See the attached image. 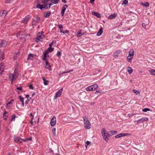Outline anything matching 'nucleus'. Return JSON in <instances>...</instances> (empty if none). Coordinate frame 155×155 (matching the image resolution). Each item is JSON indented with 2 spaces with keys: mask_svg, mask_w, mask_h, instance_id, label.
I'll list each match as a JSON object with an SVG mask.
<instances>
[{
  "mask_svg": "<svg viewBox=\"0 0 155 155\" xmlns=\"http://www.w3.org/2000/svg\"><path fill=\"white\" fill-rule=\"evenodd\" d=\"M7 112L6 111H4V113H3V118H4V120H6V118H5L4 117L6 116V114H7Z\"/></svg>",
  "mask_w": 155,
  "mask_h": 155,
  "instance_id": "nucleus-42",
  "label": "nucleus"
},
{
  "mask_svg": "<svg viewBox=\"0 0 155 155\" xmlns=\"http://www.w3.org/2000/svg\"><path fill=\"white\" fill-rule=\"evenodd\" d=\"M4 64L1 63L0 64V75L4 71Z\"/></svg>",
  "mask_w": 155,
  "mask_h": 155,
  "instance_id": "nucleus-9",
  "label": "nucleus"
},
{
  "mask_svg": "<svg viewBox=\"0 0 155 155\" xmlns=\"http://www.w3.org/2000/svg\"><path fill=\"white\" fill-rule=\"evenodd\" d=\"M61 55V52L59 51H58L57 54V56L59 57H60Z\"/></svg>",
  "mask_w": 155,
  "mask_h": 155,
  "instance_id": "nucleus-43",
  "label": "nucleus"
},
{
  "mask_svg": "<svg viewBox=\"0 0 155 155\" xmlns=\"http://www.w3.org/2000/svg\"><path fill=\"white\" fill-rule=\"evenodd\" d=\"M38 23H36L33 21L31 23V25L32 26L36 25H37Z\"/></svg>",
  "mask_w": 155,
  "mask_h": 155,
  "instance_id": "nucleus-45",
  "label": "nucleus"
},
{
  "mask_svg": "<svg viewBox=\"0 0 155 155\" xmlns=\"http://www.w3.org/2000/svg\"><path fill=\"white\" fill-rule=\"evenodd\" d=\"M14 139L15 140V141L18 143H19V144L21 143H22V141H21V140H22V139L18 137H16L14 138Z\"/></svg>",
  "mask_w": 155,
  "mask_h": 155,
  "instance_id": "nucleus-8",
  "label": "nucleus"
},
{
  "mask_svg": "<svg viewBox=\"0 0 155 155\" xmlns=\"http://www.w3.org/2000/svg\"><path fill=\"white\" fill-rule=\"evenodd\" d=\"M43 56H44V57L43 58V61H46V60H47L46 57H47V56L45 55H43Z\"/></svg>",
  "mask_w": 155,
  "mask_h": 155,
  "instance_id": "nucleus-50",
  "label": "nucleus"
},
{
  "mask_svg": "<svg viewBox=\"0 0 155 155\" xmlns=\"http://www.w3.org/2000/svg\"><path fill=\"white\" fill-rule=\"evenodd\" d=\"M51 14V12L50 11H48L45 13L44 15V16L46 18H47L50 16Z\"/></svg>",
  "mask_w": 155,
  "mask_h": 155,
  "instance_id": "nucleus-14",
  "label": "nucleus"
},
{
  "mask_svg": "<svg viewBox=\"0 0 155 155\" xmlns=\"http://www.w3.org/2000/svg\"><path fill=\"white\" fill-rule=\"evenodd\" d=\"M148 119L147 117H142L137 120L135 121L134 122H137V124H138L141 123H143L145 121H147Z\"/></svg>",
  "mask_w": 155,
  "mask_h": 155,
  "instance_id": "nucleus-3",
  "label": "nucleus"
},
{
  "mask_svg": "<svg viewBox=\"0 0 155 155\" xmlns=\"http://www.w3.org/2000/svg\"><path fill=\"white\" fill-rule=\"evenodd\" d=\"M66 9L65 8L62 7L61 12V14L62 16H63L64 15L65 11Z\"/></svg>",
  "mask_w": 155,
  "mask_h": 155,
  "instance_id": "nucleus-20",
  "label": "nucleus"
},
{
  "mask_svg": "<svg viewBox=\"0 0 155 155\" xmlns=\"http://www.w3.org/2000/svg\"><path fill=\"white\" fill-rule=\"evenodd\" d=\"M81 30H80L79 32L77 34V36L78 37H80L84 35V33H82L81 32Z\"/></svg>",
  "mask_w": 155,
  "mask_h": 155,
  "instance_id": "nucleus-24",
  "label": "nucleus"
},
{
  "mask_svg": "<svg viewBox=\"0 0 155 155\" xmlns=\"http://www.w3.org/2000/svg\"><path fill=\"white\" fill-rule=\"evenodd\" d=\"M50 0H43L42 1V2L43 3H46L47 2H48Z\"/></svg>",
  "mask_w": 155,
  "mask_h": 155,
  "instance_id": "nucleus-48",
  "label": "nucleus"
},
{
  "mask_svg": "<svg viewBox=\"0 0 155 155\" xmlns=\"http://www.w3.org/2000/svg\"><path fill=\"white\" fill-rule=\"evenodd\" d=\"M12 78H11V83H12L13 81L14 80H15L16 79V78H15V74H12Z\"/></svg>",
  "mask_w": 155,
  "mask_h": 155,
  "instance_id": "nucleus-28",
  "label": "nucleus"
},
{
  "mask_svg": "<svg viewBox=\"0 0 155 155\" xmlns=\"http://www.w3.org/2000/svg\"><path fill=\"white\" fill-rule=\"evenodd\" d=\"M29 101V100L28 99L25 102V104H27L28 103Z\"/></svg>",
  "mask_w": 155,
  "mask_h": 155,
  "instance_id": "nucleus-60",
  "label": "nucleus"
},
{
  "mask_svg": "<svg viewBox=\"0 0 155 155\" xmlns=\"http://www.w3.org/2000/svg\"><path fill=\"white\" fill-rule=\"evenodd\" d=\"M43 33V31H42L41 32H38V35H41H41H42Z\"/></svg>",
  "mask_w": 155,
  "mask_h": 155,
  "instance_id": "nucleus-58",
  "label": "nucleus"
},
{
  "mask_svg": "<svg viewBox=\"0 0 155 155\" xmlns=\"http://www.w3.org/2000/svg\"><path fill=\"white\" fill-rule=\"evenodd\" d=\"M29 89H31L32 90H33L34 88V87L33 86V85L31 84L29 85Z\"/></svg>",
  "mask_w": 155,
  "mask_h": 155,
  "instance_id": "nucleus-46",
  "label": "nucleus"
},
{
  "mask_svg": "<svg viewBox=\"0 0 155 155\" xmlns=\"http://www.w3.org/2000/svg\"><path fill=\"white\" fill-rule=\"evenodd\" d=\"M103 33V28H101L97 32V35L98 36H100Z\"/></svg>",
  "mask_w": 155,
  "mask_h": 155,
  "instance_id": "nucleus-19",
  "label": "nucleus"
},
{
  "mask_svg": "<svg viewBox=\"0 0 155 155\" xmlns=\"http://www.w3.org/2000/svg\"><path fill=\"white\" fill-rule=\"evenodd\" d=\"M60 30L61 33H63L64 34V31L63 30V28L60 29Z\"/></svg>",
  "mask_w": 155,
  "mask_h": 155,
  "instance_id": "nucleus-61",
  "label": "nucleus"
},
{
  "mask_svg": "<svg viewBox=\"0 0 155 155\" xmlns=\"http://www.w3.org/2000/svg\"><path fill=\"white\" fill-rule=\"evenodd\" d=\"M109 132L111 136L116 134L117 133V132L116 131L112 130L110 131Z\"/></svg>",
  "mask_w": 155,
  "mask_h": 155,
  "instance_id": "nucleus-32",
  "label": "nucleus"
},
{
  "mask_svg": "<svg viewBox=\"0 0 155 155\" xmlns=\"http://www.w3.org/2000/svg\"><path fill=\"white\" fill-rule=\"evenodd\" d=\"M86 90L87 91H94L92 85L87 87L86 88Z\"/></svg>",
  "mask_w": 155,
  "mask_h": 155,
  "instance_id": "nucleus-15",
  "label": "nucleus"
},
{
  "mask_svg": "<svg viewBox=\"0 0 155 155\" xmlns=\"http://www.w3.org/2000/svg\"><path fill=\"white\" fill-rule=\"evenodd\" d=\"M37 38H38L40 39H43V38L42 36L40 35H38L37 36Z\"/></svg>",
  "mask_w": 155,
  "mask_h": 155,
  "instance_id": "nucleus-47",
  "label": "nucleus"
},
{
  "mask_svg": "<svg viewBox=\"0 0 155 155\" xmlns=\"http://www.w3.org/2000/svg\"><path fill=\"white\" fill-rule=\"evenodd\" d=\"M141 4L144 7H149V4L148 2H145V3H141Z\"/></svg>",
  "mask_w": 155,
  "mask_h": 155,
  "instance_id": "nucleus-21",
  "label": "nucleus"
},
{
  "mask_svg": "<svg viewBox=\"0 0 155 155\" xmlns=\"http://www.w3.org/2000/svg\"><path fill=\"white\" fill-rule=\"evenodd\" d=\"M84 121V124L85 128L87 129H89L91 128V123L88 120V118L86 116H84L83 117Z\"/></svg>",
  "mask_w": 155,
  "mask_h": 155,
  "instance_id": "nucleus-1",
  "label": "nucleus"
},
{
  "mask_svg": "<svg viewBox=\"0 0 155 155\" xmlns=\"http://www.w3.org/2000/svg\"><path fill=\"white\" fill-rule=\"evenodd\" d=\"M52 132L53 133V135L54 136H55V135H56V134H55L56 129H55V128H53V129L52 130Z\"/></svg>",
  "mask_w": 155,
  "mask_h": 155,
  "instance_id": "nucleus-40",
  "label": "nucleus"
},
{
  "mask_svg": "<svg viewBox=\"0 0 155 155\" xmlns=\"http://www.w3.org/2000/svg\"><path fill=\"white\" fill-rule=\"evenodd\" d=\"M36 7L38 8H39L41 10H42L43 8L42 7V5L39 4H38L36 5Z\"/></svg>",
  "mask_w": 155,
  "mask_h": 155,
  "instance_id": "nucleus-23",
  "label": "nucleus"
},
{
  "mask_svg": "<svg viewBox=\"0 0 155 155\" xmlns=\"http://www.w3.org/2000/svg\"><path fill=\"white\" fill-rule=\"evenodd\" d=\"M150 110V109L148 108H145L143 109L142 110V111L144 112H146L147 111H149Z\"/></svg>",
  "mask_w": 155,
  "mask_h": 155,
  "instance_id": "nucleus-38",
  "label": "nucleus"
},
{
  "mask_svg": "<svg viewBox=\"0 0 155 155\" xmlns=\"http://www.w3.org/2000/svg\"><path fill=\"white\" fill-rule=\"evenodd\" d=\"M49 52V51L48 50H45L44 52L43 53V55H46Z\"/></svg>",
  "mask_w": 155,
  "mask_h": 155,
  "instance_id": "nucleus-37",
  "label": "nucleus"
},
{
  "mask_svg": "<svg viewBox=\"0 0 155 155\" xmlns=\"http://www.w3.org/2000/svg\"><path fill=\"white\" fill-rule=\"evenodd\" d=\"M150 72L152 75L155 76V70L151 69L150 71Z\"/></svg>",
  "mask_w": 155,
  "mask_h": 155,
  "instance_id": "nucleus-30",
  "label": "nucleus"
},
{
  "mask_svg": "<svg viewBox=\"0 0 155 155\" xmlns=\"http://www.w3.org/2000/svg\"><path fill=\"white\" fill-rule=\"evenodd\" d=\"M51 1V3H53V4H58L59 0H50Z\"/></svg>",
  "mask_w": 155,
  "mask_h": 155,
  "instance_id": "nucleus-26",
  "label": "nucleus"
},
{
  "mask_svg": "<svg viewBox=\"0 0 155 155\" xmlns=\"http://www.w3.org/2000/svg\"><path fill=\"white\" fill-rule=\"evenodd\" d=\"M127 134H124V133H121L120 134H119L117 135L115 137L116 138H119L120 137H123L126 135H127Z\"/></svg>",
  "mask_w": 155,
  "mask_h": 155,
  "instance_id": "nucleus-17",
  "label": "nucleus"
},
{
  "mask_svg": "<svg viewBox=\"0 0 155 155\" xmlns=\"http://www.w3.org/2000/svg\"><path fill=\"white\" fill-rule=\"evenodd\" d=\"M42 5V7L43 8V9L45 8L46 9V7L47 6V5H46V4H45L43 5Z\"/></svg>",
  "mask_w": 155,
  "mask_h": 155,
  "instance_id": "nucleus-52",
  "label": "nucleus"
},
{
  "mask_svg": "<svg viewBox=\"0 0 155 155\" xmlns=\"http://www.w3.org/2000/svg\"><path fill=\"white\" fill-rule=\"evenodd\" d=\"M92 15L97 16L98 18H101V15L100 14L97 12H92Z\"/></svg>",
  "mask_w": 155,
  "mask_h": 155,
  "instance_id": "nucleus-12",
  "label": "nucleus"
},
{
  "mask_svg": "<svg viewBox=\"0 0 155 155\" xmlns=\"http://www.w3.org/2000/svg\"><path fill=\"white\" fill-rule=\"evenodd\" d=\"M7 45V42L6 41L2 40L0 43V47H5Z\"/></svg>",
  "mask_w": 155,
  "mask_h": 155,
  "instance_id": "nucleus-7",
  "label": "nucleus"
},
{
  "mask_svg": "<svg viewBox=\"0 0 155 155\" xmlns=\"http://www.w3.org/2000/svg\"><path fill=\"white\" fill-rule=\"evenodd\" d=\"M94 1L95 0H90V2L91 4H93L94 2Z\"/></svg>",
  "mask_w": 155,
  "mask_h": 155,
  "instance_id": "nucleus-62",
  "label": "nucleus"
},
{
  "mask_svg": "<svg viewBox=\"0 0 155 155\" xmlns=\"http://www.w3.org/2000/svg\"><path fill=\"white\" fill-rule=\"evenodd\" d=\"M134 51L133 50H131L129 53V56L130 57H133L134 55Z\"/></svg>",
  "mask_w": 155,
  "mask_h": 155,
  "instance_id": "nucleus-18",
  "label": "nucleus"
},
{
  "mask_svg": "<svg viewBox=\"0 0 155 155\" xmlns=\"http://www.w3.org/2000/svg\"><path fill=\"white\" fill-rule=\"evenodd\" d=\"M117 16L116 14L114 13L113 14L110 15L108 18L109 19H114Z\"/></svg>",
  "mask_w": 155,
  "mask_h": 155,
  "instance_id": "nucleus-13",
  "label": "nucleus"
},
{
  "mask_svg": "<svg viewBox=\"0 0 155 155\" xmlns=\"http://www.w3.org/2000/svg\"><path fill=\"white\" fill-rule=\"evenodd\" d=\"M7 12L6 10H3L2 13V16L5 17L7 14Z\"/></svg>",
  "mask_w": 155,
  "mask_h": 155,
  "instance_id": "nucleus-29",
  "label": "nucleus"
},
{
  "mask_svg": "<svg viewBox=\"0 0 155 155\" xmlns=\"http://www.w3.org/2000/svg\"><path fill=\"white\" fill-rule=\"evenodd\" d=\"M142 27L143 28H145V23H143L142 24Z\"/></svg>",
  "mask_w": 155,
  "mask_h": 155,
  "instance_id": "nucleus-63",
  "label": "nucleus"
},
{
  "mask_svg": "<svg viewBox=\"0 0 155 155\" xmlns=\"http://www.w3.org/2000/svg\"><path fill=\"white\" fill-rule=\"evenodd\" d=\"M58 28L60 29L63 28V26L61 24H60L58 25Z\"/></svg>",
  "mask_w": 155,
  "mask_h": 155,
  "instance_id": "nucleus-51",
  "label": "nucleus"
},
{
  "mask_svg": "<svg viewBox=\"0 0 155 155\" xmlns=\"http://www.w3.org/2000/svg\"><path fill=\"white\" fill-rule=\"evenodd\" d=\"M19 100L21 102H22L24 101V98L21 96V95L19 96Z\"/></svg>",
  "mask_w": 155,
  "mask_h": 155,
  "instance_id": "nucleus-35",
  "label": "nucleus"
},
{
  "mask_svg": "<svg viewBox=\"0 0 155 155\" xmlns=\"http://www.w3.org/2000/svg\"><path fill=\"white\" fill-rule=\"evenodd\" d=\"M98 93H100V94H101L102 93V92H101V91H96L95 92V94H97Z\"/></svg>",
  "mask_w": 155,
  "mask_h": 155,
  "instance_id": "nucleus-53",
  "label": "nucleus"
},
{
  "mask_svg": "<svg viewBox=\"0 0 155 155\" xmlns=\"http://www.w3.org/2000/svg\"><path fill=\"white\" fill-rule=\"evenodd\" d=\"M106 135H107V136L108 138L110 136H111L110 134L109 133H106Z\"/></svg>",
  "mask_w": 155,
  "mask_h": 155,
  "instance_id": "nucleus-56",
  "label": "nucleus"
},
{
  "mask_svg": "<svg viewBox=\"0 0 155 155\" xmlns=\"http://www.w3.org/2000/svg\"><path fill=\"white\" fill-rule=\"evenodd\" d=\"M53 4L52 3H51L49 4H47V3H46V5H47V6L46 8V9H48L49 8H50V7Z\"/></svg>",
  "mask_w": 155,
  "mask_h": 155,
  "instance_id": "nucleus-27",
  "label": "nucleus"
},
{
  "mask_svg": "<svg viewBox=\"0 0 155 155\" xmlns=\"http://www.w3.org/2000/svg\"><path fill=\"white\" fill-rule=\"evenodd\" d=\"M54 48H52V47H49L47 50L49 51V52H51L52 51H53L54 50Z\"/></svg>",
  "mask_w": 155,
  "mask_h": 155,
  "instance_id": "nucleus-36",
  "label": "nucleus"
},
{
  "mask_svg": "<svg viewBox=\"0 0 155 155\" xmlns=\"http://www.w3.org/2000/svg\"><path fill=\"white\" fill-rule=\"evenodd\" d=\"M34 18L33 19L32 21H34L38 23L39 21L40 20V18L38 16H34Z\"/></svg>",
  "mask_w": 155,
  "mask_h": 155,
  "instance_id": "nucleus-10",
  "label": "nucleus"
},
{
  "mask_svg": "<svg viewBox=\"0 0 155 155\" xmlns=\"http://www.w3.org/2000/svg\"><path fill=\"white\" fill-rule=\"evenodd\" d=\"M43 80L44 81V83L45 85H47L48 84V81L47 80H46L45 78L43 77L42 78Z\"/></svg>",
  "mask_w": 155,
  "mask_h": 155,
  "instance_id": "nucleus-31",
  "label": "nucleus"
},
{
  "mask_svg": "<svg viewBox=\"0 0 155 155\" xmlns=\"http://www.w3.org/2000/svg\"><path fill=\"white\" fill-rule=\"evenodd\" d=\"M64 34L65 33H67V34H68V33H69V31L68 30H66L65 31H64Z\"/></svg>",
  "mask_w": 155,
  "mask_h": 155,
  "instance_id": "nucleus-59",
  "label": "nucleus"
},
{
  "mask_svg": "<svg viewBox=\"0 0 155 155\" xmlns=\"http://www.w3.org/2000/svg\"><path fill=\"white\" fill-rule=\"evenodd\" d=\"M68 7V6L66 4H65L62 7L65 8L66 9V8Z\"/></svg>",
  "mask_w": 155,
  "mask_h": 155,
  "instance_id": "nucleus-64",
  "label": "nucleus"
},
{
  "mask_svg": "<svg viewBox=\"0 0 155 155\" xmlns=\"http://www.w3.org/2000/svg\"><path fill=\"white\" fill-rule=\"evenodd\" d=\"M16 116L15 115H13L12 116L10 120V121H12L15 120Z\"/></svg>",
  "mask_w": 155,
  "mask_h": 155,
  "instance_id": "nucleus-33",
  "label": "nucleus"
},
{
  "mask_svg": "<svg viewBox=\"0 0 155 155\" xmlns=\"http://www.w3.org/2000/svg\"><path fill=\"white\" fill-rule=\"evenodd\" d=\"M101 132L104 139L106 142H107L108 139L106 135V130L104 128H103L101 130Z\"/></svg>",
  "mask_w": 155,
  "mask_h": 155,
  "instance_id": "nucleus-2",
  "label": "nucleus"
},
{
  "mask_svg": "<svg viewBox=\"0 0 155 155\" xmlns=\"http://www.w3.org/2000/svg\"><path fill=\"white\" fill-rule=\"evenodd\" d=\"M133 92L136 94H137L139 93V91H138L136 90H133Z\"/></svg>",
  "mask_w": 155,
  "mask_h": 155,
  "instance_id": "nucleus-41",
  "label": "nucleus"
},
{
  "mask_svg": "<svg viewBox=\"0 0 155 155\" xmlns=\"http://www.w3.org/2000/svg\"><path fill=\"white\" fill-rule=\"evenodd\" d=\"M30 18V16L29 15H28L25 17L21 21L24 23H26L29 21Z\"/></svg>",
  "mask_w": 155,
  "mask_h": 155,
  "instance_id": "nucleus-6",
  "label": "nucleus"
},
{
  "mask_svg": "<svg viewBox=\"0 0 155 155\" xmlns=\"http://www.w3.org/2000/svg\"><path fill=\"white\" fill-rule=\"evenodd\" d=\"M91 143V142L90 141H87L85 143V147H87V146Z\"/></svg>",
  "mask_w": 155,
  "mask_h": 155,
  "instance_id": "nucleus-39",
  "label": "nucleus"
},
{
  "mask_svg": "<svg viewBox=\"0 0 155 155\" xmlns=\"http://www.w3.org/2000/svg\"><path fill=\"white\" fill-rule=\"evenodd\" d=\"M34 56L33 54H30L28 55V57L27 60H31V61L33 60Z\"/></svg>",
  "mask_w": 155,
  "mask_h": 155,
  "instance_id": "nucleus-16",
  "label": "nucleus"
},
{
  "mask_svg": "<svg viewBox=\"0 0 155 155\" xmlns=\"http://www.w3.org/2000/svg\"><path fill=\"white\" fill-rule=\"evenodd\" d=\"M63 90V88H61L60 90H58L56 93L55 94V95L54 97V99H56L58 97H59L61 96V92Z\"/></svg>",
  "mask_w": 155,
  "mask_h": 155,
  "instance_id": "nucleus-4",
  "label": "nucleus"
},
{
  "mask_svg": "<svg viewBox=\"0 0 155 155\" xmlns=\"http://www.w3.org/2000/svg\"><path fill=\"white\" fill-rule=\"evenodd\" d=\"M13 0H7L6 1V2L7 3H12L13 1Z\"/></svg>",
  "mask_w": 155,
  "mask_h": 155,
  "instance_id": "nucleus-49",
  "label": "nucleus"
},
{
  "mask_svg": "<svg viewBox=\"0 0 155 155\" xmlns=\"http://www.w3.org/2000/svg\"><path fill=\"white\" fill-rule=\"evenodd\" d=\"M94 91L96 90L98 87V85L96 84H94L92 85Z\"/></svg>",
  "mask_w": 155,
  "mask_h": 155,
  "instance_id": "nucleus-25",
  "label": "nucleus"
},
{
  "mask_svg": "<svg viewBox=\"0 0 155 155\" xmlns=\"http://www.w3.org/2000/svg\"><path fill=\"white\" fill-rule=\"evenodd\" d=\"M4 54H3L1 57L0 58V60H3L4 59Z\"/></svg>",
  "mask_w": 155,
  "mask_h": 155,
  "instance_id": "nucleus-54",
  "label": "nucleus"
},
{
  "mask_svg": "<svg viewBox=\"0 0 155 155\" xmlns=\"http://www.w3.org/2000/svg\"><path fill=\"white\" fill-rule=\"evenodd\" d=\"M127 58L128 61L129 62H130L131 61V60H132V59H133V57H129V56H128Z\"/></svg>",
  "mask_w": 155,
  "mask_h": 155,
  "instance_id": "nucleus-34",
  "label": "nucleus"
},
{
  "mask_svg": "<svg viewBox=\"0 0 155 155\" xmlns=\"http://www.w3.org/2000/svg\"><path fill=\"white\" fill-rule=\"evenodd\" d=\"M53 41L51 43H50L49 44V46L50 47H52V46L53 45Z\"/></svg>",
  "mask_w": 155,
  "mask_h": 155,
  "instance_id": "nucleus-55",
  "label": "nucleus"
},
{
  "mask_svg": "<svg viewBox=\"0 0 155 155\" xmlns=\"http://www.w3.org/2000/svg\"><path fill=\"white\" fill-rule=\"evenodd\" d=\"M127 71L129 74H131L133 71V70L131 67H129L127 68Z\"/></svg>",
  "mask_w": 155,
  "mask_h": 155,
  "instance_id": "nucleus-22",
  "label": "nucleus"
},
{
  "mask_svg": "<svg viewBox=\"0 0 155 155\" xmlns=\"http://www.w3.org/2000/svg\"><path fill=\"white\" fill-rule=\"evenodd\" d=\"M56 118L55 117H53L51 119V122L50 124L51 126L53 127L56 124Z\"/></svg>",
  "mask_w": 155,
  "mask_h": 155,
  "instance_id": "nucleus-5",
  "label": "nucleus"
},
{
  "mask_svg": "<svg viewBox=\"0 0 155 155\" xmlns=\"http://www.w3.org/2000/svg\"><path fill=\"white\" fill-rule=\"evenodd\" d=\"M128 3V1L127 0H124L123 2V3H122V5H123V4L126 5Z\"/></svg>",
  "mask_w": 155,
  "mask_h": 155,
  "instance_id": "nucleus-44",
  "label": "nucleus"
},
{
  "mask_svg": "<svg viewBox=\"0 0 155 155\" xmlns=\"http://www.w3.org/2000/svg\"><path fill=\"white\" fill-rule=\"evenodd\" d=\"M17 89L18 90H22V87H17Z\"/></svg>",
  "mask_w": 155,
  "mask_h": 155,
  "instance_id": "nucleus-57",
  "label": "nucleus"
},
{
  "mask_svg": "<svg viewBox=\"0 0 155 155\" xmlns=\"http://www.w3.org/2000/svg\"><path fill=\"white\" fill-rule=\"evenodd\" d=\"M45 67L46 68L48 69V70H51V66L49 63L47 61H45Z\"/></svg>",
  "mask_w": 155,
  "mask_h": 155,
  "instance_id": "nucleus-11",
  "label": "nucleus"
}]
</instances>
